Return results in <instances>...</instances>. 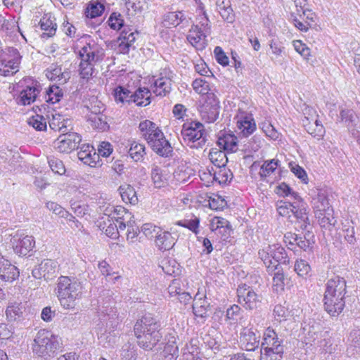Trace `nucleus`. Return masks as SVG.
I'll return each mask as SVG.
<instances>
[{
	"instance_id": "obj_61",
	"label": "nucleus",
	"mask_w": 360,
	"mask_h": 360,
	"mask_svg": "<svg viewBox=\"0 0 360 360\" xmlns=\"http://www.w3.org/2000/svg\"><path fill=\"white\" fill-rule=\"evenodd\" d=\"M284 352L261 349L260 360H282Z\"/></svg>"
},
{
	"instance_id": "obj_6",
	"label": "nucleus",
	"mask_w": 360,
	"mask_h": 360,
	"mask_svg": "<svg viewBox=\"0 0 360 360\" xmlns=\"http://www.w3.org/2000/svg\"><path fill=\"white\" fill-rule=\"evenodd\" d=\"M82 141L81 136L75 132H63L53 142L54 147L60 153H69L75 148Z\"/></svg>"
},
{
	"instance_id": "obj_46",
	"label": "nucleus",
	"mask_w": 360,
	"mask_h": 360,
	"mask_svg": "<svg viewBox=\"0 0 360 360\" xmlns=\"http://www.w3.org/2000/svg\"><path fill=\"white\" fill-rule=\"evenodd\" d=\"M259 258L263 261L264 265L266 267L267 271L269 274L276 270V264L273 262L269 251L267 250V246L264 247L262 250H260L258 252Z\"/></svg>"
},
{
	"instance_id": "obj_48",
	"label": "nucleus",
	"mask_w": 360,
	"mask_h": 360,
	"mask_svg": "<svg viewBox=\"0 0 360 360\" xmlns=\"http://www.w3.org/2000/svg\"><path fill=\"white\" fill-rule=\"evenodd\" d=\"M107 23L110 29L119 30L124 27V21L123 16L120 13L112 12L110 15Z\"/></svg>"
},
{
	"instance_id": "obj_3",
	"label": "nucleus",
	"mask_w": 360,
	"mask_h": 360,
	"mask_svg": "<svg viewBox=\"0 0 360 360\" xmlns=\"http://www.w3.org/2000/svg\"><path fill=\"white\" fill-rule=\"evenodd\" d=\"M63 347L61 338L44 329L37 332L32 344L34 354L45 360L53 357Z\"/></svg>"
},
{
	"instance_id": "obj_25",
	"label": "nucleus",
	"mask_w": 360,
	"mask_h": 360,
	"mask_svg": "<svg viewBox=\"0 0 360 360\" xmlns=\"http://www.w3.org/2000/svg\"><path fill=\"white\" fill-rule=\"evenodd\" d=\"M211 306L205 295L198 292L194 297L193 304V314L201 318L207 317V312L210 310Z\"/></svg>"
},
{
	"instance_id": "obj_23",
	"label": "nucleus",
	"mask_w": 360,
	"mask_h": 360,
	"mask_svg": "<svg viewBox=\"0 0 360 360\" xmlns=\"http://www.w3.org/2000/svg\"><path fill=\"white\" fill-rule=\"evenodd\" d=\"M150 176L155 187L158 188L167 185L170 178V174L167 169L156 165H152Z\"/></svg>"
},
{
	"instance_id": "obj_5",
	"label": "nucleus",
	"mask_w": 360,
	"mask_h": 360,
	"mask_svg": "<svg viewBox=\"0 0 360 360\" xmlns=\"http://www.w3.org/2000/svg\"><path fill=\"white\" fill-rule=\"evenodd\" d=\"M236 293L237 302L246 310H256L261 306L262 297L252 286L242 283L238 286Z\"/></svg>"
},
{
	"instance_id": "obj_34",
	"label": "nucleus",
	"mask_w": 360,
	"mask_h": 360,
	"mask_svg": "<svg viewBox=\"0 0 360 360\" xmlns=\"http://www.w3.org/2000/svg\"><path fill=\"white\" fill-rule=\"evenodd\" d=\"M217 144L224 150L236 152L238 150V139L233 134H226L219 137Z\"/></svg>"
},
{
	"instance_id": "obj_33",
	"label": "nucleus",
	"mask_w": 360,
	"mask_h": 360,
	"mask_svg": "<svg viewBox=\"0 0 360 360\" xmlns=\"http://www.w3.org/2000/svg\"><path fill=\"white\" fill-rule=\"evenodd\" d=\"M316 217L321 228L330 231L335 225L337 220L333 217V210H329L328 212H316Z\"/></svg>"
},
{
	"instance_id": "obj_12",
	"label": "nucleus",
	"mask_w": 360,
	"mask_h": 360,
	"mask_svg": "<svg viewBox=\"0 0 360 360\" xmlns=\"http://www.w3.org/2000/svg\"><path fill=\"white\" fill-rule=\"evenodd\" d=\"M261 349L284 352L283 339L280 338L273 328L269 327L264 333Z\"/></svg>"
},
{
	"instance_id": "obj_26",
	"label": "nucleus",
	"mask_w": 360,
	"mask_h": 360,
	"mask_svg": "<svg viewBox=\"0 0 360 360\" xmlns=\"http://www.w3.org/2000/svg\"><path fill=\"white\" fill-rule=\"evenodd\" d=\"M25 307L21 302H9L6 310V319L8 321H19L24 318Z\"/></svg>"
},
{
	"instance_id": "obj_42",
	"label": "nucleus",
	"mask_w": 360,
	"mask_h": 360,
	"mask_svg": "<svg viewBox=\"0 0 360 360\" xmlns=\"http://www.w3.org/2000/svg\"><path fill=\"white\" fill-rule=\"evenodd\" d=\"M285 238H293V241L295 242V245H297L300 249H302L304 251L311 250L312 249V245L314 242L311 243L309 238H303L300 235H297L291 232H288L285 233Z\"/></svg>"
},
{
	"instance_id": "obj_41",
	"label": "nucleus",
	"mask_w": 360,
	"mask_h": 360,
	"mask_svg": "<svg viewBox=\"0 0 360 360\" xmlns=\"http://www.w3.org/2000/svg\"><path fill=\"white\" fill-rule=\"evenodd\" d=\"M105 10V6L97 1H91L85 9V15L87 18H95L101 16Z\"/></svg>"
},
{
	"instance_id": "obj_11",
	"label": "nucleus",
	"mask_w": 360,
	"mask_h": 360,
	"mask_svg": "<svg viewBox=\"0 0 360 360\" xmlns=\"http://www.w3.org/2000/svg\"><path fill=\"white\" fill-rule=\"evenodd\" d=\"M104 53L96 44L88 43L78 51V56L82 63L95 65L103 59Z\"/></svg>"
},
{
	"instance_id": "obj_59",
	"label": "nucleus",
	"mask_w": 360,
	"mask_h": 360,
	"mask_svg": "<svg viewBox=\"0 0 360 360\" xmlns=\"http://www.w3.org/2000/svg\"><path fill=\"white\" fill-rule=\"evenodd\" d=\"M340 117L348 127H352L358 119L357 116L352 110H342L340 112Z\"/></svg>"
},
{
	"instance_id": "obj_28",
	"label": "nucleus",
	"mask_w": 360,
	"mask_h": 360,
	"mask_svg": "<svg viewBox=\"0 0 360 360\" xmlns=\"http://www.w3.org/2000/svg\"><path fill=\"white\" fill-rule=\"evenodd\" d=\"M267 250L269 251L271 259H273L275 264L279 262L289 264L290 259L287 255V252L283 247L279 244H273L267 245Z\"/></svg>"
},
{
	"instance_id": "obj_55",
	"label": "nucleus",
	"mask_w": 360,
	"mask_h": 360,
	"mask_svg": "<svg viewBox=\"0 0 360 360\" xmlns=\"http://www.w3.org/2000/svg\"><path fill=\"white\" fill-rule=\"evenodd\" d=\"M297 202L295 201L293 202H286V201H279L277 203V210L278 212V214L283 217H285L289 215L290 212L294 210L295 207V204H297Z\"/></svg>"
},
{
	"instance_id": "obj_1",
	"label": "nucleus",
	"mask_w": 360,
	"mask_h": 360,
	"mask_svg": "<svg viewBox=\"0 0 360 360\" xmlns=\"http://www.w3.org/2000/svg\"><path fill=\"white\" fill-rule=\"evenodd\" d=\"M159 319L152 314H146L137 320L134 331L140 347L145 350H152L161 340L162 334Z\"/></svg>"
},
{
	"instance_id": "obj_10",
	"label": "nucleus",
	"mask_w": 360,
	"mask_h": 360,
	"mask_svg": "<svg viewBox=\"0 0 360 360\" xmlns=\"http://www.w3.org/2000/svg\"><path fill=\"white\" fill-rule=\"evenodd\" d=\"M13 251L19 256H26L34 247L35 241L32 236L17 233L11 239Z\"/></svg>"
},
{
	"instance_id": "obj_22",
	"label": "nucleus",
	"mask_w": 360,
	"mask_h": 360,
	"mask_svg": "<svg viewBox=\"0 0 360 360\" xmlns=\"http://www.w3.org/2000/svg\"><path fill=\"white\" fill-rule=\"evenodd\" d=\"M165 77L157 79L154 82L155 89L153 92L160 96H165L172 90V81L173 77L172 72L169 71L168 74L165 73Z\"/></svg>"
},
{
	"instance_id": "obj_30",
	"label": "nucleus",
	"mask_w": 360,
	"mask_h": 360,
	"mask_svg": "<svg viewBox=\"0 0 360 360\" xmlns=\"http://www.w3.org/2000/svg\"><path fill=\"white\" fill-rule=\"evenodd\" d=\"M41 91L40 86L35 85L34 86H27L23 89L18 97V103L26 105L33 103Z\"/></svg>"
},
{
	"instance_id": "obj_51",
	"label": "nucleus",
	"mask_w": 360,
	"mask_h": 360,
	"mask_svg": "<svg viewBox=\"0 0 360 360\" xmlns=\"http://www.w3.org/2000/svg\"><path fill=\"white\" fill-rule=\"evenodd\" d=\"M48 163L51 170L59 175L65 173V167L62 160L55 156L48 157Z\"/></svg>"
},
{
	"instance_id": "obj_64",
	"label": "nucleus",
	"mask_w": 360,
	"mask_h": 360,
	"mask_svg": "<svg viewBox=\"0 0 360 360\" xmlns=\"http://www.w3.org/2000/svg\"><path fill=\"white\" fill-rule=\"evenodd\" d=\"M192 86L193 89L198 94H208V82L205 81L202 79H195L193 83Z\"/></svg>"
},
{
	"instance_id": "obj_15",
	"label": "nucleus",
	"mask_w": 360,
	"mask_h": 360,
	"mask_svg": "<svg viewBox=\"0 0 360 360\" xmlns=\"http://www.w3.org/2000/svg\"><path fill=\"white\" fill-rule=\"evenodd\" d=\"M207 34L202 30V28L198 25L191 26L187 35V40L189 43L198 50H202L207 46Z\"/></svg>"
},
{
	"instance_id": "obj_62",
	"label": "nucleus",
	"mask_w": 360,
	"mask_h": 360,
	"mask_svg": "<svg viewBox=\"0 0 360 360\" xmlns=\"http://www.w3.org/2000/svg\"><path fill=\"white\" fill-rule=\"evenodd\" d=\"M208 202L210 207L214 210L223 209L226 205V200L218 195L210 197Z\"/></svg>"
},
{
	"instance_id": "obj_56",
	"label": "nucleus",
	"mask_w": 360,
	"mask_h": 360,
	"mask_svg": "<svg viewBox=\"0 0 360 360\" xmlns=\"http://www.w3.org/2000/svg\"><path fill=\"white\" fill-rule=\"evenodd\" d=\"M121 356L123 360H136L137 354L134 345L124 344L122 348Z\"/></svg>"
},
{
	"instance_id": "obj_58",
	"label": "nucleus",
	"mask_w": 360,
	"mask_h": 360,
	"mask_svg": "<svg viewBox=\"0 0 360 360\" xmlns=\"http://www.w3.org/2000/svg\"><path fill=\"white\" fill-rule=\"evenodd\" d=\"M46 208L56 215L61 218H68V212L62 206L55 202H48L46 204Z\"/></svg>"
},
{
	"instance_id": "obj_24",
	"label": "nucleus",
	"mask_w": 360,
	"mask_h": 360,
	"mask_svg": "<svg viewBox=\"0 0 360 360\" xmlns=\"http://www.w3.org/2000/svg\"><path fill=\"white\" fill-rule=\"evenodd\" d=\"M46 105H41V106H36V108H33L37 115L30 119L29 124L38 131L46 129V120L47 118L46 114H47L48 111Z\"/></svg>"
},
{
	"instance_id": "obj_14",
	"label": "nucleus",
	"mask_w": 360,
	"mask_h": 360,
	"mask_svg": "<svg viewBox=\"0 0 360 360\" xmlns=\"http://www.w3.org/2000/svg\"><path fill=\"white\" fill-rule=\"evenodd\" d=\"M252 328H245L240 333V342L247 351H255L259 345L260 335Z\"/></svg>"
},
{
	"instance_id": "obj_20",
	"label": "nucleus",
	"mask_w": 360,
	"mask_h": 360,
	"mask_svg": "<svg viewBox=\"0 0 360 360\" xmlns=\"http://www.w3.org/2000/svg\"><path fill=\"white\" fill-rule=\"evenodd\" d=\"M148 145L160 156L168 158L172 155L173 148L170 143L165 139L163 133L161 137L155 138Z\"/></svg>"
},
{
	"instance_id": "obj_19",
	"label": "nucleus",
	"mask_w": 360,
	"mask_h": 360,
	"mask_svg": "<svg viewBox=\"0 0 360 360\" xmlns=\"http://www.w3.org/2000/svg\"><path fill=\"white\" fill-rule=\"evenodd\" d=\"M346 293L347 285L344 278L334 276L327 281L324 294L345 297Z\"/></svg>"
},
{
	"instance_id": "obj_9",
	"label": "nucleus",
	"mask_w": 360,
	"mask_h": 360,
	"mask_svg": "<svg viewBox=\"0 0 360 360\" xmlns=\"http://www.w3.org/2000/svg\"><path fill=\"white\" fill-rule=\"evenodd\" d=\"M58 267L56 261L50 259H44L32 269V275L36 279L44 278L46 281L51 280L56 276Z\"/></svg>"
},
{
	"instance_id": "obj_39",
	"label": "nucleus",
	"mask_w": 360,
	"mask_h": 360,
	"mask_svg": "<svg viewBox=\"0 0 360 360\" xmlns=\"http://www.w3.org/2000/svg\"><path fill=\"white\" fill-rule=\"evenodd\" d=\"M134 92L126 89L124 86H118L115 89L114 96L116 101L121 102L122 103L131 104L134 103Z\"/></svg>"
},
{
	"instance_id": "obj_57",
	"label": "nucleus",
	"mask_w": 360,
	"mask_h": 360,
	"mask_svg": "<svg viewBox=\"0 0 360 360\" xmlns=\"http://www.w3.org/2000/svg\"><path fill=\"white\" fill-rule=\"evenodd\" d=\"M294 270L298 276L305 277L310 272L311 266L307 261L300 259L295 262Z\"/></svg>"
},
{
	"instance_id": "obj_4",
	"label": "nucleus",
	"mask_w": 360,
	"mask_h": 360,
	"mask_svg": "<svg viewBox=\"0 0 360 360\" xmlns=\"http://www.w3.org/2000/svg\"><path fill=\"white\" fill-rule=\"evenodd\" d=\"M181 135L191 148H202L207 141L204 125L198 121L185 122L182 126Z\"/></svg>"
},
{
	"instance_id": "obj_8",
	"label": "nucleus",
	"mask_w": 360,
	"mask_h": 360,
	"mask_svg": "<svg viewBox=\"0 0 360 360\" xmlns=\"http://www.w3.org/2000/svg\"><path fill=\"white\" fill-rule=\"evenodd\" d=\"M7 51L11 59L4 58L0 60V75L5 77L13 75L18 71L21 60V56L16 49L8 47Z\"/></svg>"
},
{
	"instance_id": "obj_49",
	"label": "nucleus",
	"mask_w": 360,
	"mask_h": 360,
	"mask_svg": "<svg viewBox=\"0 0 360 360\" xmlns=\"http://www.w3.org/2000/svg\"><path fill=\"white\" fill-rule=\"evenodd\" d=\"M145 146L134 141L129 150V155L135 161L140 160L146 154Z\"/></svg>"
},
{
	"instance_id": "obj_31",
	"label": "nucleus",
	"mask_w": 360,
	"mask_h": 360,
	"mask_svg": "<svg viewBox=\"0 0 360 360\" xmlns=\"http://www.w3.org/2000/svg\"><path fill=\"white\" fill-rule=\"evenodd\" d=\"M105 217L101 218L102 221L99 222L100 229L105 230V233L107 236L111 238H115L118 234L117 224L115 223V216L110 217L105 214Z\"/></svg>"
},
{
	"instance_id": "obj_54",
	"label": "nucleus",
	"mask_w": 360,
	"mask_h": 360,
	"mask_svg": "<svg viewBox=\"0 0 360 360\" xmlns=\"http://www.w3.org/2000/svg\"><path fill=\"white\" fill-rule=\"evenodd\" d=\"M276 193L281 196H290L295 200H301L300 196L285 183H282L276 187Z\"/></svg>"
},
{
	"instance_id": "obj_38",
	"label": "nucleus",
	"mask_w": 360,
	"mask_h": 360,
	"mask_svg": "<svg viewBox=\"0 0 360 360\" xmlns=\"http://www.w3.org/2000/svg\"><path fill=\"white\" fill-rule=\"evenodd\" d=\"M166 26L176 27L179 24L186 21L188 22L184 13L181 11L169 12L163 17Z\"/></svg>"
},
{
	"instance_id": "obj_60",
	"label": "nucleus",
	"mask_w": 360,
	"mask_h": 360,
	"mask_svg": "<svg viewBox=\"0 0 360 360\" xmlns=\"http://www.w3.org/2000/svg\"><path fill=\"white\" fill-rule=\"evenodd\" d=\"M274 314L276 320L278 321L279 322L286 321L290 316V311L281 304H277L275 306L274 309Z\"/></svg>"
},
{
	"instance_id": "obj_47",
	"label": "nucleus",
	"mask_w": 360,
	"mask_h": 360,
	"mask_svg": "<svg viewBox=\"0 0 360 360\" xmlns=\"http://www.w3.org/2000/svg\"><path fill=\"white\" fill-rule=\"evenodd\" d=\"M41 28L44 31L42 37H51L53 36L56 31L57 25L55 22L49 18H43L40 20Z\"/></svg>"
},
{
	"instance_id": "obj_52",
	"label": "nucleus",
	"mask_w": 360,
	"mask_h": 360,
	"mask_svg": "<svg viewBox=\"0 0 360 360\" xmlns=\"http://www.w3.org/2000/svg\"><path fill=\"white\" fill-rule=\"evenodd\" d=\"M278 162L279 160L276 159L265 161L260 168V176L262 177H266L269 176L276 170V169L278 166Z\"/></svg>"
},
{
	"instance_id": "obj_37",
	"label": "nucleus",
	"mask_w": 360,
	"mask_h": 360,
	"mask_svg": "<svg viewBox=\"0 0 360 360\" xmlns=\"http://www.w3.org/2000/svg\"><path fill=\"white\" fill-rule=\"evenodd\" d=\"M89 120L91 122V126L94 128L101 131H105L108 128L106 117L101 114V108H99L98 111H92V115H89Z\"/></svg>"
},
{
	"instance_id": "obj_36",
	"label": "nucleus",
	"mask_w": 360,
	"mask_h": 360,
	"mask_svg": "<svg viewBox=\"0 0 360 360\" xmlns=\"http://www.w3.org/2000/svg\"><path fill=\"white\" fill-rule=\"evenodd\" d=\"M120 194L122 197V199L126 203H130L131 205H135L138 202V198L136 196V193L131 185L129 184H124L121 185L119 188Z\"/></svg>"
},
{
	"instance_id": "obj_16",
	"label": "nucleus",
	"mask_w": 360,
	"mask_h": 360,
	"mask_svg": "<svg viewBox=\"0 0 360 360\" xmlns=\"http://www.w3.org/2000/svg\"><path fill=\"white\" fill-rule=\"evenodd\" d=\"M139 129L141 131V136L148 143H150L155 138L157 139L162 136V130L155 122L149 120L141 122L139 125Z\"/></svg>"
},
{
	"instance_id": "obj_29",
	"label": "nucleus",
	"mask_w": 360,
	"mask_h": 360,
	"mask_svg": "<svg viewBox=\"0 0 360 360\" xmlns=\"http://www.w3.org/2000/svg\"><path fill=\"white\" fill-rule=\"evenodd\" d=\"M46 117L49 120V127L51 129L54 131H61L62 133L68 131V122L69 120L68 119H65L61 115L47 111V114H46Z\"/></svg>"
},
{
	"instance_id": "obj_35",
	"label": "nucleus",
	"mask_w": 360,
	"mask_h": 360,
	"mask_svg": "<svg viewBox=\"0 0 360 360\" xmlns=\"http://www.w3.org/2000/svg\"><path fill=\"white\" fill-rule=\"evenodd\" d=\"M134 103L138 106H147L151 102V94L148 88H139L134 91Z\"/></svg>"
},
{
	"instance_id": "obj_45",
	"label": "nucleus",
	"mask_w": 360,
	"mask_h": 360,
	"mask_svg": "<svg viewBox=\"0 0 360 360\" xmlns=\"http://www.w3.org/2000/svg\"><path fill=\"white\" fill-rule=\"evenodd\" d=\"M217 6L221 18L228 22H233L235 19L233 9L230 5H224V1L217 0Z\"/></svg>"
},
{
	"instance_id": "obj_40",
	"label": "nucleus",
	"mask_w": 360,
	"mask_h": 360,
	"mask_svg": "<svg viewBox=\"0 0 360 360\" xmlns=\"http://www.w3.org/2000/svg\"><path fill=\"white\" fill-rule=\"evenodd\" d=\"M237 124L238 127L241 130V133L245 136L252 134L256 129V124L254 119L247 116L238 121Z\"/></svg>"
},
{
	"instance_id": "obj_32",
	"label": "nucleus",
	"mask_w": 360,
	"mask_h": 360,
	"mask_svg": "<svg viewBox=\"0 0 360 360\" xmlns=\"http://www.w3.org/2000/svg\"><path fill=\"white\" fill-rule=\"evenodd\" d=\"M313 207L315 214L316 212H328L329 210H333L330 205L329 200L325 191H320L316 198H313Z\"/></svg>"
},
{
	"instance_id": "obj_7",
	"label": "nucleus",
	"mask_w": 360,
	"mask_h": 360,
	"mask_svg": "<svg viewBox=\"0 0 360 360\" xmlns=\"http://www.w3.org/2000/svg\"><path fill=\"white\" fill-rule=\"evenodd\" d=\"M219 101L213 94H208L204 104L200 107V115L203 120L208 123L217 120L219 114Z\"/></svg>"
},
{
	"instance_id": "obj_53",
	"label": "nucleus",
	"mask_w": 360,
	"mask_h": 360,
	"mask_svg": "<svg viewBox=\"0 0 360 360\" xmlns=\"http://www.w3.org/2000/svg\"><path fill=\"white\" fill-rule=\"evenodd\" d=\"M272 274H274L273 277V283L274 286L276 287V290L284 289L285 285V276L283 272L282 268L279 266V264H276V270H275Z\"/></svg>"
},
{
	"instance_id": "obj_13",
	"label": "nucleus",
	"mask_w": 360,
	"mask_h": 360,
	"mask_svg": "<svg viewBox=\"0 0 360 360\" xmlns=\"http://www.w3.org/2000/svg\"><path fill=\"white\" fill-rule=\"evenodd\" d=\"M345 297L324 294V309L330 316H338L344 309L345 306Z\"/></svg>"
},
{
	"instance_id": "obj_2",
	"label": "nucleus",
	"mask_w": 360,
	"mask_h": 360,
	"mask_svg": "<svg viewBox=\"0 0 360 360\" xmlns=\"http://www.w3.org/2000/svg\"><path fill=\"white\" fill-rule=\"evenodd\" d=\"M82 285L75 278L60 276L58 279L56 295L60 305L66 309L75 308L82 296Z\"/></svg>"
},
{
	"instance_id": "obj_21",
	"label": "nucleus",
	"mask_w": 360,
	"mask_h": 360,
	"mask_svg": "<svg viewBox=\"0 0 360 360\" xmlns=\"http://www.w3.org/2000/svg\"><path fill=\"white\" fill-rule=\"evenodd\" d=\"M296 202H297V203L295 204L296 208H295L292 212L297 219L295 224L297 228L301 230H306L307 228L310 227V221L308 212H307L305 205L301 201V200H296Z\"/></svg>"
},
{
	"instance_id": "obj_50",
	"label": "nucleus",
	"mask_w": 360,
	"mask_h": 360,
	"mask_svg": "<svg viewBox=\"0 0 360 360\" xmlns=\"http://www.w3.org/2000/svg\"><path fill=\"white\" fill-rule=\"evenodd\" d=\"M209 158L211 162L219 168L224 167L226 162V154L221 150H211L209 153Z\"/></svg>"
},
{
	"instance_id": "obj_18",
	"label": "nucleus",
	"mask_w": 360,
	"mask_h": 360,
	"mask_svg": "<svg viewBox=\"0 0 360 360\" xmlns=\"http://www.w3.org/2000/svg\"><path fill=\"white\" fill-rule=\"evenodd\" d=\"M18 268L0 255V278L6 282H13L19 276Z\"/></svg>"
},
{
	"instance_id": "obj_44",
	"label": "nucleus",
	"mask_w": 360,
	"mask_h": 360,
	"mask_svg": "<svg viewBox=\"0 0 360 360\" xmlns=\"http://www.w3.org/2000/svg\"><path fill=\"white\" fill-rule=\"evenodd\" d=\"M63 96V92L59 86L53 85L49 87L46 91V102L54 104L59 102Z\"/></svg>"
},
{
	"instance_id": "obj_17",
	"label": "nucleus",
	"mask_w": 360,
	"mask_h": 360,
	"mask_svg": "<svg viewBox=\"0 0 360 360\" xmlns=\"http://www.w3.org/2000/svg\"><path fill=\"white\" fill-rule=\"evenodd\" d=\"M79 160L91 167H95L99 163V154L89 144H84L77 153Z\"/></svg>"
},
{
	"instance_id": "obj_63",
	"label": "nucleus",
	"mask_w": 360,
	"mask_h": 360,
	"mask_svg": "<svg viewBox=\"0 0 360 360\" xmlns=\"http://www.w3.org/2000/svg\"><path fill=\"white\" fill-rule=\"evenodd\" d=\"M94 64H89L86 63H82L80 62L79 64V75L82 78L89 79L94 73Z\"/></svg>"
},
{
	"instance_id": "obj_43",
	"label": "nucleus",
	"mask_w": 360,
	"mask_h": 360,
	"mask_svg": "<svg viewBox=\"0 0 360 360\" xmlns=\"http://www.w3.org/2000/svg\"><path fill=\"white\" fill-rule=\"evenodd\" d=\"M68 72H63L60 67L51 66L46 70V76L51 80H57L60 82H65L68 77Z\"/></svg>"
},
{
	"instance_id": "obj_27",
	"label": "nucleus",
	"mask_w": 360,
	"mask_h": 360,
	"mask_svg": "<svg viewBox=\"0 0 360 360\" xmlns=\"http://www.w3.org/2000/svg\"><path fill=\"white\" fill-rule=\"evenodd\" d=\"M158 231L156 233L155 244L160 250H169L175 244V238L172 236V233L168 231H162L160 229H158Z\"/></svg>"
}]
</instances>
